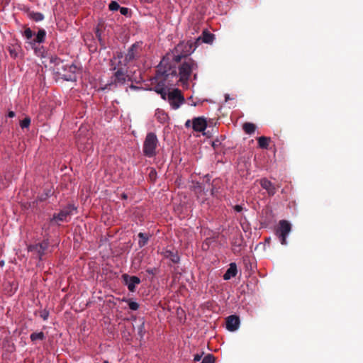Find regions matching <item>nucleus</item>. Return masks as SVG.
<instances>
[{
	"label": "nucleus",
	"mask_w": 363,
	"mask_h": 363,
	"mask_svg": "<svg viewBox=\"0 0 363 363\" xmlns=\"http://www.w3.org/2000/svg\"><path fill=\"white\" fill-rule=\"evenodd\" d=\"M30 125V118L27 116L20 121V126L21 128H28Z\"/></svg>",
	"instance_id": "28"
},
{
	"label": "nucleus",
	"mask_w": 363,
	"mask_h": 363,
	"mask_svg": "<svg viewBox=\"0 0 363 363\" xmlns=\"http://www.w3.org/2000/svg\"><path fill=\"white\" fill-rule=\"evenodd\" d=\"M238 272L237 269V265L235 263L233 262L230 264L229 268L227 269L225 273L223 275V279L225 280H229L232 277H234L236 276Z\"/></svg>",
	"instance_id": "15"
},
{
	"label": "nucleus",
	"mask_w": 363,
	"mask_h": 363,
	"mask_svg": "<svg viewBox=\"0 0 363 363\" xmlns=\"http://www.w3.org/2000/svg\"><path fill=\"white\" fill-rule=\"evenodd\" d=\"M207 127V121L204 117H196L192 120V128L196 132H203Z\"/></svg>",
	"instance_id": "10"
},
{
	"label": "nucleus",
	"mask_w": 363,
	"mask_h": 363,
	"mask_svg": "<svg viewBox=\"0 0 363 363\" xmlns=\"http://www.w3.org/2000/svg\"><path fill=\"white\" fill-rule=\"evenodd\" d=\"M136 49V43H134L129 48L128 53L125 55V60L129 62L135 58V50Z\"/></svg>",
	"instance_id": "21"
},
{
	"label": "nucleus",
	"mask_w": 363,
	"mask_h": 363,
	"mask_svg": "<svg viewBox=\"0 0 363 363\" xmlns=\"http://www.w3.org/2000/svg\"><path fill=\"white\" fill-rule=\"evenodd\" d=\"M158 140L154 133L147 134L143 143V153L146 157H152L156 155Z\"/></svg>",
	"instance_id": "4"
},
{
	"label": "nucleus",
	"mask_w": 363,
	"mask_h": 363,
	"mask_svg": "<svg viewBox=\"0 0 363 363\" xmlns=\"http://www.w3.org/2000/svg\"><path fill=\"white\" fill-rule=\"evenodd\" d=\"M21 10L27 13L28 18L35 22L41 21L44 19V16L40 12H34L30 11L28 6H24Z\"/></svg>",
	"instance_id": "12"
},
{
	"label": "nucleus",
	"mask_w": 363,
	"mask_h": 363,
	"mask_svg": "<svg viewBox=\"0 0 363 363\" xmlns=\"http://www.w3.org/2000/svg\"><path fill=\"white\" fill-rule=\"evenodd\" d=\"M191 121L190 120H187L186 121V123H185V127L187 128H190L191 127Z\"/></svg>",
	"instance_id": "42"
},
{
	"label": "nucleus",
	"mask_w": 363,
	"mask_h": 363,
	"mask_svg": "<svg viewBox=\"0 0 363 363\" xmlns=\"http://www.w3.org/2000/svg\"><path fill=\"white\" fill-rule=\"evenodd\" d=\"M78 67L72 64L70 65L65 64L63 66L54 68L55 74L65 81L76 82L77 81V72Z\"/></svg>",
	"instance_id": "3"
},
{
	"label": "nucleus",
	"mask_w": 363,
	"mask_h": 363,
	"mask_svg": "<svg viewBox=\"0 0 363 363\" xmlns=\"http://www.w3.org/2000/svg\"><path fill=\"white\" fill-rule=\"evenodd\" d=\"M129 308L133 311H136V301H128Z\"/></svg>",
	"instance_id": "36"
},
{
	"label": "nucleus",
	"mask_w": 363,
	"mask_h": 363,
	"mask_svg": "<svg viewBox=\"0 0 363 363\" xmlns=\"http://www.w3.org/2000/svg\"><path fill=\"white\" fill-rule=\"evenodd\" d=\"M162 254L165 258L169 259L174 264L178 263L179 261V257L175 250H165Z\"/></svg>",
	"instance_id": "16"
},
{
	"label": "nucleus",
	"mask_w": 363,
	"mask_h": 363,
	"mask_svg": "<svg viewBox=\"0 0 363 363\" xmlns=\"http://www.w3.org/2000/svg\"><path fill=\"white\" fill-rule=\"evenodd\" d=\"M120 12L123 16H128V14L130 13V11L128 8L125 7H121L120 8Z\"/></svg>",
	"instance_id": "35"
},
{
	"label": "nucleus",
	"mask_w": 363,
	"mask_h": 363,
	"mask_svg": "<svg viewBox=\"0 0 363 363\" xmlns=\"http://www.w3.org/2000/svg\"><path fill=\"white\" fill-rule=\"evenodd\" d=\"M77 146L79 151H85L91 145V143L89 142V138L84 137L81 138L79 135L77 138L76 141Z\"/></svg>",
	"instance_id": "14"
},
{
	"label": "nucleus",
	"mask_w": 363,
	"mask_h": 363,
	"mask_svg": "<svg viewBox=\"0 0 363 363\" xmlns=\"http://www.w3.org/2000/svg\"><path fill=\"white\" fill-rule=\"evenodd\" d=\"M234 210L237 212H241L243 209L242 206H240V205H235L234 207H233Z\"/></svg>",
	"instance_id": "39"
},
{
	"label": "nucleus",
	"mask_w": 363,
	"mask_h": 363,
	"mask_svg": "<svg viewBox=\"0 0 363 363\" xmlns=\"http://www.w3.org/2000/svg\"><path fill=\"white\" fill-rule=\"evenodd\" d=\"M46 32L43 28H39L37 33L35 35V38L30 42V45L32 48L35 50V52H37V48H35V45L43 43L45 40Z\"/></svg>",
	"instance_id": "11"
},
{
	"label": "nucleus",
	"mask_w": 363,
	"mask_h": 363,
	"mask_svg": "<svg viewBox=\"0 0 363 363\" xmlns=\"http://www.w3.org/2000/svg\"><path fill=\"white\" fill-rule=\"evenodd\" d=\"M104 363H108V361H104Z\"/></svg>",
	"instance_id": "48"
},
{
	"label": "nucleus",
	"mask_w": 363,
	"mask_h": 363,
	"mask_svg": "<svg viewBox=\"0 0 363 363\" xmlns=\"http://www.w3.org/2000/svg\"><path fill=\"white\" fill-rule=\"evenodd\" d=\"M152 0H140L141 2H144V3H150L152 2Z\"/></svg>",
	"instance_id": "43"
},
{
	"label": "nucleus",
	"mask_w": 363,
	"mask_h": 363,
	"mask_svg": "<svg viewBox=\"0 0 363 363\" xmlns=\"http://www.w3.org/2000/svg\"><path fill=\"white\" fill-rule=\"evenodd\" d=\"M261 186L267 191L268 194L273 196L276 193V189L274 184L267 179L264 178L260 180Z\"/></svg>",
	"instance_id": "13"
},
{
	"label": "nucleus",
	"mask_w": 363,
	"mask_h": 363,
	"mask_svg": "<svg viewBox=\"0 0 363 363\" xmlns=\"http://www.w3.org/2000/svg\"><path fill=\"white\" fill-rule=\"evenodd\" d=\"M257 141L259 147L262 149H267L269 146V143L270 141V138H267L265 136H261L257 138Z\"/></svg>",
	"instance_id": "22"
},
{
	"label": "nucleus",
	"mask_w": 363,
	"mask_h": 363,
	"mask_svg": "<svg viewBox=\"0 0 363 363\" xmlns=\"http://www.w3.org/2000/svg\"><path fill=\"white\" fill-rule=\"evenodd\" d=\"M191 43H179L175 48L177 55H167L164 57L157 67L155 75L150 78V89L155 91L165 99L167 88L174 86L178 82L187 84L191 74L197 70L198 65L191 58L186 59L179 66L177 73V64L182 58H186L194 52Z\"/></svg>",
	"instance_id": "1"
},
{
	"label": "nucleus",
	"mask_w": 363,
	"mask_h": 363,
	"mask_svg": "<svg viewBox=\"0 0 363 363\" xmlns=\"http://www.w3.org/2000/svg\"><path fill=\"white\" fill-rule=\"evenodd\" d=\"M40 315L44 320H45L49 316V311L46 309H44L40 312Z\"/></svg>",
	"instance_id": "34"
},
{
	"label": "nucleus",
	"mask_w": 363,
	"mask_h": 363,
	"mask_svg": "<svg viewBox=\"0 0 363 363\" xmlns=\"http://www.w3.org/2000/svg\"><path fill=\"white\" fill-rule=\"evenodd\" d=\"M30 338L32 342H35L36 340H44L45 339V336L43 332L33 333L30 335Z\"/></svg>",
	"instance_id": "24"
},
{
	"label": "nucleus",
	"mask_w": 363,
	"mask_h": 363,
	"mask_svg": "<svg viewBox=\"0 0 363 363\" xmlns=\"http://www.w3.org/2000/svg\"><path fill=\"white\" fill-rule=\"evenodd\" d=\"M215 358L213 354H207L202 360L201 363H214Z\"/></svg>",
	"instance_id": "31"
},
{
	"label": "nucleus",
	"mask_w": 363,
	"mask_h": 363,
	"mask_svg": "<svg viewBox=\"0 0 363 363\" xmlns=\"http://www.w3.org/2000/svg\"><path fill=\"white\" fill-rule=\"evenodd\" d=\"M243 130L246 134L252 135L256 130V125L252 123H245L242 125Z\"/></svg>",
	"instance_id": "20"
},
{
	"label": "nucleus",
	"mask_w": 363,
	"mask_h": 363,
	"mask_svg": "<svg viewBox=\"0 0 363 363\" xmlns=\"http://www.w3.org/2000/svg\"><path fill=\"white\" fill-rule=\"evenodd\" d=\"M50 62L55 65V68H57V67L63 66L65 65L64 61L57 56L51 57Z\"/></svg>",
	"instance_id": "26"
},
{
	"label": "nucleus",
	"mask_w": 363,
	"mask_h": 363,
	"mask_svg": "<svg viewBox=\"0 0 363 363\" xmlns=\"http://www.w3.org/2000/svg\"><path fill=\"white\" fill-rule=\"evenodd\" d=\"M24 31L23 33V35L27 39V40H31L34 33L30 29V28L27 27L26 26H24Z\"/></svg>",
	"instance_id": "27"
},
{
	"label": "nucleus",
	"mask_w": 363,
	"mask_h": 363,
	"mask_svg": "<svg viewBox=\"0 0 363 363\" xmlns=\"http://www.w3.org/2000/svg\"><path fill=\"white\" fill-rule=\"evenodd\" d=\"M123 58V53L121 52H116L115 55L110 60L111 70L116 71L113 76L111 77V82L101 87L102 90L106 89L108 86L113 84L117 85L123 84L126 82V79L130 80L129 76L125 73L124 69L121 67V59Z\"/></svg>",
	"instance_id": "2"
},
{
	"label": "nucleus",
	"mask_w": 363,
	"mask_h": 363,
	"mask_svg": "<svg viewBox=\"0 0 363 363\" xmlns=\"http://www.w3.org/2000/svg\"><path fill=\"white\" fill-rule=\"evenodd\" d=\"M145 333H146V330L145 329V323L143 321L141 325L139 327V331H138V335L140 336V341H142L143 340V337H144V335L145 334Z\"/></svg>",
	"instance_id": "32"
},
{
	"label": "nucleus",
	"mask_w": 363,
	"mask_h": 363,
	"mask_svg": "<svg viewBox=\"0 0 363 363\" xmlns=\"http://www.w3.org/2000/svg\"><path fill=\"white\" fill-rule=\"evenodd\" d=\"M152 237V235L149 233H139L138 234V245L140 247L145 246L149 239Z\"/></svg>",
	"instance_id": "18"
},
{
	"label": "nucleus",
	"mask_w": 363,
	"mask_h": 363,
	"mask_svg": "<svg viewBox=\"0 0 363 363\" xmlns=\"http://www.w3.org/2000/svg\"><path fill=\"white\" fill-rule=\"evenodd\" d=\"M8 51L9 52L10 56L13 59H16L18 57V50H16V48L13 45L9 46L8 48Z\"/></svg>",
	"instance_id": "29"
},
{
	"label": "nucleus",
	"mask_w": 363,
	"mask_h": 363,
	"mask_svg": "<svg viewBox=\"0 0 363 363\" xmlns=\"http://www.w3.org/2000/svg\"><path fill=\"white\" fill-rule=\"evenodd\" d=\"M130 87L131 89H136V86H135V85H134V84H133V82L131 83V84H130Z\"/></svg>",
	"instance_id": "44"
},
{
	"label": "nucleus",
	"mask_w": 363,
	"mask_h": 363,
	"mask_svg": "<svg viewBox=\"0 0 363 363\" xmlns=\"http://www.w3.org/2000/svg\"><path fill=\"white\" fill-rule=\"evenodd\" d=\"M4 265V260H1L0 261V267H3Z\"/></svg>",
	"instance_id": "45"
},
{
	"label": "nucleus",
	"mask_w": 363,
	"mask_h": 363,
	"mask_svg": "<svg viewBox=\"0 0 363 363\" xmlns=\"http://www.w3.org/2000/svg\"><path fill=\"white\" fill-rule=\"evenodd\" d=\"M125 284L130 291H134L136 285V276L129 277L128 274L123 275Z\"/></svg>",
	"instance_id": "17"
},
{
	"label": "nucleus",
	"mask_w": 363,
	"mask_h": 363,
	"mask_svg": "<svg viewBox=\"0 0 363 363\" xmlns=\"http://www.w3.org/2000/svg\"><path fill=\"white\" fill-rule=\"evenodd\" d=\"M167 99L172 108L175 110L178 109L185 101L182 91L178 89H175L168 94L167 93L166 99L164 100Z\"/></svg>",
	"instance_id": "6"
},
{
	"label": "nucleus",
	"mask_w": 363,
	"mask_h": 363,
	"mask_svg": "<svg viewBox=\"0 0 363 363\" xmlns=\"http://www.w3.org/2000/svg\"><path fill=\"white\" fill-rule=\"evenodd\" d=\"M149 176H150L151 179H155L156 176H157L156 171L155 169H151L150 172Z\"/></svg>",
	"instance_id": "37"
},
{
	"label": "nucleus",
	"mask_w": 363,
	"mask_h": 363,
	"mask_svg": "<svg viewBox=\"0 0 363 363\" xmlns=\"http://www.w3.org/2000/svg\"><path fill=\"white\" fill-rule=\"evenodd\" d=\"M291 230V225L286 220H281L276 230V235L281 245H286V236Z\"/></svg>",
	"instance_id": "7"
},
{
	"label": "nucleus",
	"mask_w": 363,
	"mask_h": 363,
	"mask_svg": "<svg viewBox=\"0 0 363 363\" xmlns=\"http://www.w3.org/2000/svg\"><path fill=\"white\" fill-rule=\"evenodd\" d=\"M104 28V23L99 22L97 24L96 27L95 28V30H94L96 38H102L101 35H102V31H103Z\"/></svg>",
	"instance_id": "25"
},
{
	"label": "nucleus",
	"mask_w": 363,
	"mask_h": 363,
	"mask_svg": "<svg viewBox=\"0 0 363 363\" xmlns=\"http://www.w3.org/2000/svg\"><path fill=\"white\" fill-rule=\"evenodd\" d=\"M16 116V113L13 111H9L7 113V117L9 118H13Z\"/></svg>",
	"instance_id": "41"
},
{
	"label": "nucleus",
	"mask_w": 363,
	"mask_h": 363,
	"mask_svg": "<svg viewBox=\"0 0 363 363\" xmlns=\"http://www.w3.org/2000/svg\"><path fill=\"white\" fill-rule=\"evenodd\" d=\"M201 39L205 43H211L213 41L214 35L209 32L204 30L202 33V36L199 37L197 39V41H199Z\"/></svg>",
	"instance_id": "19"
},
{
	"label": "nucleus",
	"mask_w": 363,
	"mask_h": 363,
	"mask_svg": "<svg viewBox=\"0 0 363 363\" xmlns=\"http://www.w3.org/2000/svg\"><path fill=\"white\" fill-rule=\"evenodd\" d=\"M121 6L116 1H111V2L108 5V9L110 11H116L120 9Z\"/></svg>",
	"instance_id": "30"
},
{
	"label": "nucleus",
	"mask_w": 363,
	"mask_h": 363,
	"mask_svg": "<svg viewBox=\"0 0 363 363\" xmlns=\"http://www.w3.org/2000/svg\"><path fill=\"white\" fill-rule=\"evenodd\" d=\"M138 60H140V62H143V68L144 69L150 67V66H151L150 60L141 59L140 56V57L138 56Z\"/></svg>",
	"instance_id": "33"
},
{
	"label": "nucleus",
	"mask_w": 363,
	"mask_h": 363,
	"mask_svg": "<svg viewBox=\"0 0 363 363\" xmlns=\"http://www.w3.org/2000/svg\"><path fill=\"white\" fill-rule=\"evenodd\" d=\"M127 197H128V196H127V195H126L125 194H122V198H123V199H127Z\"/></svg>",
	"instance_id": "46"
},
{
	"label": "nucleus",
	"mask_w": 363,
	"mask_h": 363,
	"mask_svg": "<svg viewBox=\"0 0 363 363\" xmlns=\"http://www.w3.org/2000/svg\"><path fill=\"white\" fill-rule=\"evenodd\" d=\"M49 245V239L45 238L41 242L30 244L28 245L27 250L28 252L35 253L38 260L42 261L43 259V256L45 255V251L48 250Z\"/></svg>",
	"instance_id": "5"
},
{
	"label": "nucleus",
	"mask_w": 363,
	"mask_h": 363,
	"mask_svg": "<svg viewBox=\"0 0 363 363\" xmlns=\"http://www.w3.org/2000/svg\"><path fill=\"white\" fill-rule=\"evenodd\" d=\"M77 207L72 203L67 204L63 209L60 210L58 213H54L51 221H67V217L72 214L73 211H76Z\"/></svg>",
	"instance_id": "8"
},
{
	"label": "nucleus",
	"mask_w": 363,
	"mask_h": 363,
	"mask_svg": "<svg viewBox=\"0 0 363 363\" xmlns=\"http://www.w3.org/2000/svg\"><path fill=\"white\" fill-rule=\"evenodd\" d=\"M240 324V318L236 315H230L226 318V328L230 332L237 330Z\"/></svg>",
	"instance_id": "9"
},
{
	"label": "nucleus",
	"mask_w": 363,
	"mask_h": 363,
	"mask_svg": "<svg viewBox=\"0 0 363 363\" xmlns=\"http://www.w3.org/2000/svg\"><path fill=\"white\" fill-rule=\"evenodd\" d=\"M97 40H99V44L102 48H106L105 40L102 38H97Z\"/></svg>",
	"instance_id": "40"
},
{
	"label": "nucleus",
	"mask_w": 363,
	"mask_h": 363,
	"mask_svg": "<svg viewBox=\"0 0 363 363\" xmlns=\"http://www.w3.org/2000/svg\"><path fill=\"white\" fill-rule=\"evenodd\" d=\"M203 352H202L201 354H196L194 356V360L195 362H198V361H200L201 359V357H202V355H203Z\"/></svg>",
	"instance_id": "38"
},
{
	"label": "nucleus",
	"mask_w": 363,
	"mask_h": 363,
	"mask_svg": "<svg viewBox=\"0 0 363 363\" xmlns=\"http://www.w3.org/2000/svg\"><path fill=\"white\" fill-rule=\"evenodd\" d=\"M137 281H138V284H139L140 282V279L138 277Z\"/></svg>",
	"instance_id": "47"
},
{
	"label": "nucleus",
	"mask_w": 363,
	"mask_h": 363,
	"mask_svg": "<svg viewBox=\"0 0 363 363\" xmlns=\"http://www.w3.org/2000/svg\"><path fill=\"white\" fill-rule=\"evenodd\" d=\"M52 194V192L51 191V189H45L44 190V192L40 195L38 196L37 197V201H45L48 198H49L50 196H51Z\"/></svg>",
	"instance_id": "23"
}]
</instances>
